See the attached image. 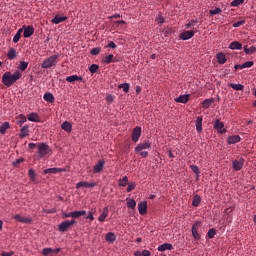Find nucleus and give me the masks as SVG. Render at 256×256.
Here are the masks:
<instances>
[{
  "instance_id": "2",
  "label": "nucleus",
  "mask_w": 256,
  "mask_h": 256,
  "mask_svg": "<svg viewBox=\"0 0 256 256\" xmlns=\"http://www.w3.org/2000/svg\"><path fill=\"white\" fill-rule=\"evenodd\" d=\"M59 57V54L48 57L46 60L43 61L41 65L42 69H51V67H55L58 63L57 59H59Z\"/></svg>"
},
{
  "instance_id": "24",
  "label": "nucleus",
  "mask_w": 256,
  "mask_h": 256,
  "mask_svg": "<svg viewBox=\"0 0 256 256\" xmlns=\"http://www.w3.org/2000/svg\"><path fill=\"white\" fill-rule=\"evenodd\" d=\"M65 171V169H61V168H48L44 170V175H47V173H52V174H57V173H61Z\"/></svg>"
},
{
  "instance_id": "39",
  "label": "nucleus",
  "mask_w": 256,
  "mask_h": 256,
  "mask_svg": "<svg viewBox=\"0 0 256 256\" xmlns=\"http://www.w3.org/2000/svg\"><path fill=\"white\" fill-rule=\"evenodd\" d=\"M128 183H129V178H127V176H124L119 180L120 187H127Z\"/></svg>"
},
{
  "instance_id": "44",
  "label": "nucleus",
  "mask_w": 256,
  "mask_h": 256,
  "mask_svg": "<svg viewBox=\"0 0 256 256\" xmlns=\"http://www.w3.org/2000/svg\"><path fill=\"white\" fill-rule=\"evenodd\" d=\"M135 187H137L135 182L128 183V187L126 189L127 193H131V191L135 190Z\"/></svg>"
},
{
  "instance_id": "20",
  "label": "nucleus",
  "mask_w": 256,
  "mask_h": 256,
  "mask_svg": "<svg viewBox=\"0 0 256 256\" xmlns=\"http://www.w3.org/2000/svg\"><path fill=\"white\" fill-rule=\"evenodd\" d=\"M196 131H198V133L203 131V117L201 116H198L196 119Z\"/></svg>"
},
{
  "instance_id": "52",
  "label": "nucleus",
  "mask_w": 256,
  "mask_h": 256,
  "mask_svg": "<svg viewBox=\"0 0 256 256\" xmlns=\"http://www.w3.org/2000/svg\"><path fill=\"white\" fill-rule=\"evenodd\" d=\"M51 253H53V249H52V248H44V249L42 250V254H43L44 256H47V255H49V254H51Z\"/></svg>"
},
{
  "instance_id": "48",
  "label": "nucleus",
  "mask_w": 256,
  "mask_h": 256,
  "mask_svg": "<svg viewBox=\"0 0 256 256\" xmlns=\"http://www.w3.org/2000/svg\"><path fill=\"white\" fill-rule=\"evenodd\" d=\"M190 169L193 171V173H195V175L199 176L201 171H199V166L196 165H191Z\"/></svg>"
},
{
  "instance_id": "50",
  "label": "nucleus",
  "mask_w": 256,
  "mask_h": 256,
  "mask_svg": "<svg viewBox=\"0 0 256 256\" xmlns=\"http://www.w3.org/2000/svg\"><path fill=\"white\" fill-rule=\"evenodd\" d=\"M221 12V8H215L213 10H210V15H220Z\"/></svg>"
},
{
  "instance_id": "25",
  "label": "nucleus",
  "mask_w": 256,
  "mask_h": 256,
  "mask_svg": "<svg viewBox=\"0 0 256 256\" xmlns=\"http://www.w3.org/2000/svg\"><path fill=\"white\" fill-rule=\"evenodd\" d=\"M173 250V245L169 243H164L158 246V251H171Z\"/></svg>"
},
{
  "instance_id": "64",
  "label": "nucleus",
  "mask_w": 256,
  "mask_h": 256,
  "mask_svg": "<svg viewBox=\"0 0 256 256\" xmlns=\"http://www.w3.org/2000/svg\"><path fill=\"white\" fill-rule=\"evenodd\" d=\"M140 155H141V157H148L149 156V152H147V151H140Z\"/></svg>"
},
{
  "instance_id": "56",
  "label": "nucleus",
  "mask_w": 256,
  "mask_h": 256,
  "mask_svg": "<svg viewBox=\"0 0 256 256\" xmlns=\"http://www.w3.org/2000/svg\"><path fill=\"white\" fill-rule=\"evenodd\" d=\"M21 223H26V224L33 223V219L29 217H22Z\"/></svg>"
},
{
  "instance_id": "7",
  "label": "nucleus",
  "mask_w": 256,
  "mask_h": 256,
  "mask_svg": "<svg viewBox=\"0 0 256 256\" xmlns=\"http://www.w3.org/2000/svg\"><path fill=\"white\" fill-rule=\"evenodd\" d=\"M141 137V127L136 126L132 131V141L137 143Z\"/></svg>"
},
{
  "instance_id": "51",
  "label": "nucleus",
  "mask_w": 256,
  "mask_h": 256,
  "mask_svg": "<svg viewBox=\"0 0 256 256\" xmlns=\"http://www.w3.org/2000/svg\"><path fill=\"white\" fill-rule=\"evenodd\" d=\"M90 53H91L92 55H99V54L101 53V48L95 47V48H93V49L90 51Z\"/></svg>"
},
{
  "instance_id": "37",
  "label": "nucleus",
  "mask_w": 256,
  "mask_h": 256,
  "mask_svg": "<svg viewBox=\"0 0 256 256\" xmlns=\"http://www.w3.org/2000/svg\"><path fill=\"white\" fill-rule=\"evenodd\" d=\"M211 103H213V99H205L202 102L203 109H209V107H211Z\"/></svg>"
},
{
  "instance_id": "19",
  "label": "nucleus",
  "mask_w": 256,
  "mask_h": 256,
  "mask_svg": "<svg viewBox=\"0 0 256 256\" xmlns=\"http://www.w3.org/2000/svg\"><path fill=\"white\" fill-rule=\"evenodd\" d=\"M216 59H217L219 65H225V63H227V57L225 56L224 53H221V52L218 53L216 55Z\"/></svg>"
},
{
  "instance_id": "53",
  "label": "nucleus",
  "mask_w": 256,
  "mask_h": 256,
  "mask_svg": "<svg viewBox=\"0 0 256 256\" xmlns=\"http://www.w3.org/2000/svg\"><path fill=\"white\" fill-rule=\"evenodd\" d=\"M252 65H254L253 61H247L244 64H242V68L249 69Z\"/></svg>"
},
{
  "instance_id": "15",
  "label": "nucleus",
  "mask_w": 256,
  "mask_h": 256,
  "mask_svg": "<svg viewBox=\"0 0 256 256\" xmlns=\"http://www.w3.org/2000/svg\"><path fill=\"white\" fill-rule=\"evenodd\" d=\"M61 129L66 131V133H71V131H73V125L70 122L65 121L61 124Z\"/></svg>"
},
{
  "instance_id": "55",
  "label": "nucleus",
  "mask_w": 256,
  "mask_h": 256,
  "mask_svg": "<svg viewBox=\"0 0 256 256\" xmlns=\"http://www.w3.org/2000/svg\"><path fill=\"white\" fill-rule=\"evenodd\" d=\"M156 23H158V25H163V23H165V18H163V16H158L156 18Z\"/></svg>"
},
{
  "instance_id": "26",
  "label": "nucleus",
  "mask_w": 256,
  "mask_h": 256,
  "mask_svg": "<svg viewBox=\"0 0 256 256\" xmlns=\"http://www.w3.org/2000/svg\"><path fill=\"white\" fill-rule=\"evenodd\" d=\"M66 81L68 83H75V81H83V77L77 76V75H72V76L66 77Z\"/></svg>"
},
{
  "instance_id": "12",
  "label": "nucleus",
  "mask_w": 256,
  "mask_h": 256,
  "mask_svg": "<svg viewBox=\"0 0 256 256\" xmlns=\"http://www.w3.org/2000/svg\"><path fill=\"white\" fill-rule=\"evenodd\" d=\"M63 21H67V16H61V15L57 14L51 20V23H53L54 25H59V23H63Z\"/></svg>"
},
{
  "instance_id": "21",
  "label": "nucleus",
  "mask_w": 256,
  "mask_h": 256,
  "mask_svg": "<svg viewBox=\"0 0 256 256\" xmlns=\"http://www.w3.org/2000/svg\"><path fill=\"white\" fill-rule=\"evenodd\" d=\"M114 59H115V56L113 54H110L108 56H105L102 61L106 65H109L110 63H117V60H114Z\"/></svg>"
},
{
  "instance_id": "10",
  "label": "nucleus",
  "mask_w": 256,
  "mask_h": 256,
  "mask_svg": "<svg viewBox=\"0 0 256 256\" xmlns=\"http://www.w3.org/2000/svg\"><path fill=\"white\" fill-rule=\"evenodd\" d=\"M190 95L189 94H184V95H180V96H178V97H176L175 99H174V101L176 102V103H189V99H190Z\"/></svg>"
},
{
  "instance_id": "27",
  "label": "nucleus",
  "mask_w": 256,
  "mask_h": 256,
  "mask_svg": "<svg viewBox=\"0 0 256 256\" xmlns=\"http://www.w3.org/2000/svg\"><path fill=\"white\" fill-rule=\"evenodd\" d=\"M233 169L234 171H241V169H243V161H237V160H234L233 163Z\"/></svg>"
},
{
  "instance_id": "47",
  "label": "nucleus",
  "mask_w": 256,
  "mask_h": 256,
  "mask_svg": "<svg viewBox=\"0 0 256 256\" xmlns=\"http://www.w3.org/2000/svg\"><path fill=\"white\" fill-rule=\"evenodd\" d=\"M81 187H88V182L87 181H80L76 184V189H81Z\"/></svg>"
},
{
  "instance_id": "35",
  "label": "nucleus",
  "mask_w": 256,
  "mask_h": 256,
  "mask_svg": "<svg viewBox=\"0 0 256 256\" xmlns=\"http://www.w3.org/2000/svg\"><path fill=\"white\" fill-rule=\"evenodd\" d=\"M9 129V122H4L1 126H0V133L2 135H5V133L7 132V130Z\"/></svg>"
},
{
  "instance_id": "61",
  "label": "nucleus",
  "mask_w": 256,
  "mask_h": 256,
  "mask_svg": "<svg viewBox=\"0 0 256 256\" xmlns=\"http://www.w3.org/2000/svg\"><path fill=\"white\" fill-rule=\"evenodd\" d=\"M14 219H15L16 221H18L19 223H21V221H22V219H23V216H20L19 214H15V215H14Z\"/></svg>"
},
{
  "instance_id": "58",
  "label": "nucleus",
  "mask_w": 256,
  "mask_h": 256,
  "mask_svg": "<svg viewBox=\"0 0 256 256\" xmlns=\"http://www.w3.org/2000/svg\"><path fill=\"white\" fill-rule=\"evenodd\" d=\"M19 39H21V34H15L13 37V43H19Z\"/></svg>"
},
{
  "instance_id": "36",
  "label": "nucleus",
  "mask_w": 256,
  "mask_h": 256,
  "mask_svg": "<svg viewBox=\"0 0 256 256\" xmlns=\"http://www.w3.org/2000/svg\"><path fill=\"white\" fill-rule=\"evenodd\" d=\"M231 89H234L235 91H243L245 89V86L243 84H230Z\"/></svg>"
},
{
  "instance_id": "11",
  "label": "nucleus",
  "mask_w": 256,
  "mask_h": 256,
  "mask_svg": "<svg viewBox=\"0 0 256 256\" xmlns=\"http://www.w3.org/2000/svg\"><path fill=\"white\" fill-rule=\"evenodd\" d=\"M197 227H199V221H196L192 225V235L196 241H199V239H201V235H199V232H197Z\"/></svg>"
},
{
  "instance_id": "57",
  "label": "nucleus",
  "mask_w": 256,
  "mask_h": 256,
  "mask_svg": "<svg viewBox=\"0 0 256 256\" xmlns=\"http://www.w3.org/2000/svg\"><path fill=\"white\" fill-rule=\"evenodd\" d=\"M23 161H25V159H23V158L16 159V160L13 162V166H14V167H17L19 164L23 163Z\"/></svg>"
},
{
  "instance_id": "14",
  "label": "nucleus",
  "mask_w": 256,
  "mask_h": 256,
  "mask_svg": "<svg viewBox=\"0 0 256 256\" xmlns=\"http://www.w3.org/2000/svg\"><path fill=\"white\" fill-rule=\"evenodd\" d=\"M27 119H28V121H31L32 123H39V121H41V119L39 118V114H37L35 112L28 114Z\"/></svg>"
},
{
  "instance_id": "17",
  "label": "nucleus",
  "mask_w": 256,
  "mask_h": 256,
  "mask_svg": "<svg viewBox=\"0 0 256 256\" xmlns=\"http://www.w3.org/2000/svg\"><path fill=\"white\" fill-rule=\"evenodd\" d=\"M239 141H241L240 135H232L228 137L229 145H235V143H239Z\"/></svg>"
},
{
  "instance_id": "5",
  "label": "nucleus",
  "mask_w": 256,
  "mask_h": 256,
  "mask_svg": "<svg viewBox=\"0 0 256 256\" xmlns=\"http://www.w3.org/2000/svg\"><path fill=\"white\" fill-rule=\"evenodd\" d=\"M23 29H24V33H23V37L25 39H29V37H31L33 35V33H35V28H33V26L29 25H23Z\"/></svg>"
},
{
  "instance_id": "16",
  "label": "nucleus",
  "mask_w": 256,
  "mask_h": 256,
  "mask_svg": "<svg viewBox=\"0 0 256 256\" xmlns=\"http://www.w3.org/2000/svg\"><path fill=\"white\" fill-rule=\"evenodd\" d=\"M105 167V161L99 160L98 163L94 166V173H101Z\"/></svg>"
},
{
  "instance_id": "1",
  "label": "nucleus",
  "mask_w": 256,
  "mask_h": 256,
  "mask_svg": "<svg viewBox=\"0 0 256 256\" xmlns=\"http://www.w3.org/2000/svg\"><path fill=\"white\" fill-rule=\"evenodd\" d=\"M21 77L22 74L19 71H16L14 74H11V72H5L2 76V83L6 87H11V85H13V83H17Z\"/></svg>"
},
{
  "instance_id": "38",
  "label": "nucleus",
  "mask_w": 256,
  "mask_h": 256,
  "mask_svg": "<svg viewBox=\"0 0 256 256\" xmlns=\"http://www.w3.org/2000/svg\"><path fill=\"white\" fill-rule=\"evenodd\" d=\"M255 51V46H251L250 48H247V46L244 47V53H246V55H252V53H255Z\"/></svg>"
},
{
  "instance_id": "3",
  "label": "nucleus",
  "mask_w": 256,
  "mask_h": 256,
  "mask_svg": "<svg viewBox=\"0 0 256 256\" xmlns=\"http://www.w3.org/2000/svg\"><path fill=\"white\" fill-rule=\"evenodd\" d=\"M37 149L38 157H40V159L45 157V155H49V153H51V148H49V145L45 143H39Z\"/></svg>"
},
{
  "instance_id": "34",
  "label": "nucleus",
  "mask_w": 256,
  "mask_h": 256,
  "mask_svg": "<svg viewBox=\"0 0 256 256\" xmlns=\"http://www.w3.org/2000/svg\"><path fill=\"white\" fill-rule=\"evenodd\" d=\"M131 85L129 83H122L118 86V89H123L124 93H129Z\"/></svg>"
},
{
  "instance_id": "28",
  "label": "nucleus",
  "mask_w": 256,
  "mask_h": 256,
  "mask_svg": "<svg viewBox=\"0 0 256 256\" xmlns=\"http://www.w3.org/2000/svg\"><path fill=\"white\" fill-rule=\"evenodd\" d=\"M229 49H232V50L237 49L238 51H241V49H243V44H241L237 41H234V42L230 43Z\"/></svg>"
},
{
  "instance_id": "31",
  "label": "nucleus",
  "mask_w": 256,
  "mask_h": 256,
  "mask_svg": "<svg viewBox=\"0 0 256 256\" xmlns=\"http://www.w3.org/2000/svg\"><path fill=\"white\" fill-rule=\"evenodd\" d=\"M16 123L17 125H19V127L23 126V123H27V117L23 114H20L17 118Z\"/></svg>"
},
{
  "instance_id": "33",
  "label": "nucleus",
  "mask_w": 256,
  "mask_h": 256,
  "mask_svg": "<svg viewBox=\"0 0 256 256\" xmlns=\"http://www.w3.org/2000/svg\"><path fill=\"white\" fill-rule=\"evenodd\" d=\"M192 205L193 207H199L201 205V196L199 195H194L193 200H192Z\"/></svg>"
},
{
  "instance_id": "60",
  "label": "nucleus",
  "mask_w": 256,
  "mask_h": 256,
  "mask_svg": "<svg viewBox=\"0 0 256 256\" xmlns=\"http://www.w3.org/2000/svg\"><path fill=\"white\" fill-rule=\"evenodd\" d=\"M85 219H90V221H94L95 217H93V213L89 212L88 215L85 216Z\"/></svg>"
},
{
  "instance_id": "18",
  "label": "nucleus",
  "mask_w": 256,
  "mask_h": 256,
  "mask_svg": "<svg viewBox=\"0 0 256 256\" xmlns=\"http://www.w3.org/2000/svg\"><path fill=\"white\" fill-rule=\"evenodd\" d=\"M108 216H109V207H105L102 211V214L98 217V221H100V223H103V221H105V219H107Z\"/></svg>"
},
{
  "instance_id": "9",
  "label": "nucleus",
  "mask_w": 256,
  "mask_h": 256,
  "mask_svg": "<svg viewBox=\"0 0 256 256\" xmlns=\"http://www.w3.org/2000/svg\"><path fill=\"white\" fill-rule=\"evenodd\" d=\"M195 36V31L189 30V31H184L180 34V39L183 41H189V39H192V37Z\"/></svg>"
},
{
  "instance_id": "29",
  "label": "nucleus",
  "mask_w": 256,
  "mask_h": 256,
  "mask_svg": "<svg viewBox=\"0 0 256 256\" xmlns=\"http://www.w3.org/2000/svg\"><path fill=\"white\" fill-rule=\"evenodd\" d=\"M86 215H87V212L85 210L72 212V218L73 219H79V217H83V216H86Z\"/></svg>"
},
{
  "instance_id": "63",
  "label": "nucleus",
  "mask_w": 256,
  "mask_h": 256,
  "mask_svg": "<svg viewBox=\"0 0 256 256\" xmlns=\"http://www.w3.org/2000/svg\"><path fill=\"white\" fill-rule=\"evenodd\" d=\"M142 256H151V252L149 250H143Z\"/></svg>"
},
{
  "instance_id": "62",
  "label": "nucleus",
  "mask_w": 256,
  "mask_h": 256,
  "mask_svg": "<svg viewBox=\"0 0 256 256\" xmlns=\"http://www.w3.org/2000/svg\"><path fill=\"white\" fill-rule=\"evenodd\" d=\"M12 255H15V253L13 251H10V252H2L1 253V256H12Z\"/></svg>"
},
{
  "instance_id": "49",
  "label": "nucleus",
  "mask_w": 256,
  "mask_h": 256,
  "mask_svg": "<svg viewBox=\"0 0 256 256\" xmlns=\"http://www.w3.org/2000/svg\"><path fill=\"white\" fill-rule=\"evenodd\" d=\"M195 25H197V20H191L189 23L186 24V29H193Z\"/></svg>"
},
{
  "instance_id": "43",
  "label": "nucleus",
  "mask_w": 256,
  "mask_h": 256,
  "mask_svg": "<svg viewBox=\"0 0 256 256\" xmlns=\"http://www.w3.org/2000/svg\"><path fill=\"white\" fill-rule=\"evenodd\" d=\"M89 71L92 74L97 73V71H99V65H97V64L90 65L89 66Z\"/></svg>"
},
{
  "instance_id": "22",
  "label": "nucleus",
  "mask_w": 256,
  "mask_h": 256,
  "mask_svg": "<svg viewBox=\"0 0 256 256\" xmlns=\"http://www.w3.org/2000/svg\"><path fill=\"white\" fill-rule=\"evenodd\" d=\"M44 101H47V103H55V96L51 94V92H46L43 96Z\"/></svg>"
},
{
  "instance_id": "23",
  "label": "nucleus",
  "mask_w": 256,
  "mask_h": 256,
  "mask_svg": "<svg viewBox=\"0 0 256 256\" xmlns=\"http://www.w3.org/2000/svg\"><path fill=\"white\" fill-rule=\"evenodd\" d=\"M29 135V126L25 125L20 129L19 136L21 139H24V137H27Z\"/></svg>"
},
{
  "instance_id": "41",
  "label": "nucleus",
  "mask_w": 256,
  "mask_h": 256,
  "mask_svg": "<svg viewBox=\"0 0 256 256\" xmlns=\"http://www.w3.org/2000/svg\"><path fill=\"white\" fill-rule=\"evenodd\" d=\"M127 207H129V209H135V207H137V202H135L134 199H129L127 201Z\"/></svg>"
},
{
  "instance_id": "4",
  "label": "nucleus",
  "mask_w": 256,
  "mask_h": 256,
  "mask_svg": "<svg viewBox=\"0 0 256 256\" xmlns=\"http://www.w3.org/2000/svg\"><path fill=\"white\" fill-rule=\"evenodd\" d=\"M72 225H75V220H66L59 224L58 229L61 233H65L69 229V227H72Z\"/></svg>"
},
{
  "instance_id": "59",
  "label": "nucleus",
  "mask_w": 256,
  "mask_h": 256,
  "mask_svg": "<svg viewBox=\"0 0 256 256\" xmlns=\"http://www.w3.org/2000/svg\"><path fill=\"white\" fill-rule=\"evenodd\" d=\"M107 47H109L110 49H117V44H115V42L113 41H110Z\"/></svg>"
},
{
  "instance_id": "30",
  "label": "nucleus",
  "mask_w": 256,
  "mask_h": 256,
  "mask_svg": "<svg viewBox=\"0 0 256 256\" xmlns=\"http://www.w3.org/2000/svg\"><path fill=\"white\" fill-rule=\"evenodd\" d=\"M7 57L10 61H13L17 57V50L15 48H10L7 54Z\"/></svg>"
},
{
  "instance_id": "40",
  "label": "nucleus",
  "mask_w": 256,
  "mask_h": 256,
  "mask_svg": "<svg viewBox=\"0 0 256 256\" xmlns=\"http://www.w3.org/2000/svg\"><path fill=\"white\" fill-rule=\"evenodd\" d=\"M28 175H29V177H30V180H31L32 182H35V179H36V177H37V174H35V170H34L33 168L29 169Z\"/></svg>"
},
{
  "instance_id": "42",
  "label": "nucleus",
  "mask_w": 256,
  "mask_h": 256,
  "mask_svg": "<svg viewBox=\"0 0 256 256\" xmlns=\"http://www.w3.org/2000/svg\"><path fill=\"white\" fill-rule=\"evenodd\" d=\"M215 235H217V230H215V228L209 229L207 233L208 239H213Z\"/></svg>"
},
{
  "instance_id": "8",
  "label": "nucleus",
  "mask_w": 256,
  "mask_h": 256,
  "mask_svg": "<svg viewBox=\"0 0 256 256\" xmlns=\"http://www.w3.org/2000/svg\"><path fill=\"white\" fill-rule=\"evenodd\" d=\"M143 149H151V142L150 141H144L143 143H140L135 148L136 153H141Z\"/></svg>"
},
{
  "instance_id": "32",
  "label": "nucleus",
  "mask_w": 256,
  "mask_h": 256,
  "mask_svg": "<svg viewBox=\"0 0 256 256\" xmlns=\"http://www.w3.org/2000/svg\"><path fill=\"white\" fill-rule=\"evenodd\" d=\"M105 239L108 243H113L117 239V237L115 236V233L109 232L106 234Z\"/></svg>"
},
{
  "instance_id": "13",
  "label": "nucleus",
  "mask_w": 256,
  "mask_h": 256,
  "mask_svg": "<svg viewBox=\"0 0 256 256\" xmlns=\"http://www.w3.org/2000/svg\"><path fill=\"white\" fill-rule=\"evenodd\" d=\"M138 211L140 215H147V201H143L138 204Z\"/></svg>"
},
{
  "instance_id": "54",
  "label": "nucleus",
  "mask_w": 256,
  "mask_h": 256,
  "mask_svg": "<svg viewBox=\"0 0 256 256\" xmlns=\"http://www.w3.org/2000/svg\"><path fill=\"white\" fill-rule=\"evenodd\" d=\"M241 25H245V20H240L238 22H235L234 24H232V27H241Z\"/></svg>"
},
{
  "instance_id": "6",
  "label": "nucleus",
  "mask_w": 256,
  "mask_h": 256,
  "mask_svg": "<svg viewBox=\"0 0 256 256\" xmlns=\"http://www.w3.org/2000/svg\"><path fill=\"white\" fill-rule=\"evenodd\" d=\"M225 127V124H223V122H221V120L217 119L214 122V129H216V131H218V133H221L223 135V133H227V129L223 128Z\"/></svg>"
},
{
  "instance_id": "46",
  "label": "nucleus",
  "mask_w": 256,
  "mask_h": 256,
  "mask_svg": "<svg viewBox=\"0 0 256 256\" xmlns=\"http://www.w3.org/2000/svg\"><path fill=\"white\" fill-rule=\"evenodd\" d=\"M27 67H29V62H25V61L20 62V66H19L20 71H25Z\"/></svg>"
},
{
  "instance_id": "45",
  "label": "nucleus",
  "mask_w": 256,
  "mask_h": 256,
  "mask_svg": "<svg viewBox=\"0 0 256 256\" xmlns=\"http://www.w3.org/2000/svg\"><path fill=\"white\" fill-rule=\"evenodd\" d=\"M245 3V0H233L231 2L232 7H239V5H243Z\"/></svg>"
}]
</instances>
